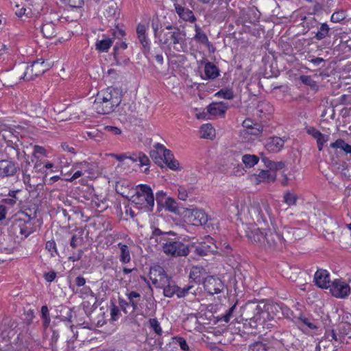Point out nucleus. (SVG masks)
<instances>
[{"mask_svg": "<svg viewBox=\"0 0 351 351\" xmlns=\"http://www.w3.org/2000/svg\"><path fill=\"white\" fill-rule=\"evenodd\" d=\"M227 110V106L222 102L212 103L207 107V112L210 115L223 116Z\"/></svg>", "mask_w": 351, "mask_h": 351, "instance_id": "26", "label": "nucleus"}, {"mask_svg": "<svg viewBox=\"0 0 351 351\" xmlns=\"http://www.w3.org/2000/svg\"><path fill=\"white\" fill-rule=\"evenodd\" d=\"M128 298L129 304L132 307V311L135 312L138 309L139 301L141 299V295L139 293L134 291H127L125 293Z\"/></svg>", "mask_w": 351, "mask_h": 351, "instance_id": "30", "label": "nucleus"}, {"mask_svg": "<svg viewBox=\"0 0 351 351\" xmlns=\"http://www.w3.org/2000/svg\"><path fill=\"white\" fill-rule=\"evenodd\" d=\"M330 147L340 149L346 154H351V145L346 143L344 140L338 138L334 143L330 144Z\"/></svg>", "mask_w": 351, "mask_h": 351, "instance_id": "36", "label": "nucleus"}, {"mask_svg": "<svg viewBox=\"0 0 351 351\" xmlns=\"http://www.w3.org/2000/svg\"><path fill=\"white\" fill-rule=\"evenodd\" d=\"M82 306L86 315L90 314L93 311L94 306L92 305L90 302H86L85 300H84L83 302L82 303Z\"/></svg>", "mask_w": 351, "mask_h": 351, "instance_id": "59", "label": "nucleus"}, {"mask_svg": "<svg viewBox=\"0 0 351 351\" xmlns=\"http://www.w3.org/2000/svg\"><path fill=\"white\" fill-rule=\"evenodd\" d=\"M149 326L158 335L162 332L160 324L156 318H151L149 320Z\"/></svg>", "mask_w": 351, "mask_h": 351, "instance_id": "52", "label": "nucleus"}, {"mask_svg": "<svg viewBox=\"0 0 351 351\" xmlns=\"http://www.w3.org/2000/svg\"><path fill=\"white\" fill-rule=\"evenodd\" d=\"M186 3L182 2V5H177L176 9L175 10L176 14L178 15L180 19L184 21L190 23H194L196 21V17L195 16L192 10L185 6Z\"/></svg>", "mask_w": 351, "mask_h": 351, "instance_id": "19", "label": "nucleus"}, {"mask_svg": "<svg viewBox=\"0 0 351 351\" xmlns=\"http://www.w3.org/2000/svg\"><path fill=\"white\" fill-rule=\"evenodd\" d=\"M206 79L214 80L219 75V70L213 63L208 62L204 66Z\"/></svg>", "mask_w": 351, "mask_h": 351, "instance_id": "29", "label": "nucleus"}, {"mask_svg": "<svg viewBox=\"0 0 351 351\" xmlns=\"http://www.w3.org/2000/svg\"><path fill=\"white\" fill-rule=\"evenodd\" d=\"M206 241L201 243L195 247V252L200 256H206L208 253L216 252L217 246L212 242L213 239L208 237Z\"/></svg>", "mask_w": 351, "mask_h": 351, "instance_id": "21", "label": "nucleus"}, {"mask_svg": "<svg viewBox=\"0 0 351 351\" xmlns=\"http://www.w3.org/2000/svg\"><path fill=\"white\" fill-rule=\"evenodd\" d=\"M330 29L326 23H322L314 38L321 40L330 36Z\"/></svg>", "mask_w": 351, "mask_h": 351, "instance_id": "38", "label": "nucleus"}, {"mask_svg": "<svg viewBox=\"0 0 351 351\" xmlns=\"http://www.w3.org/2000/svg\"><path fill=\"white\" fill-rule=\"evenodd\" d=\"M16 151V156L19 160L23 157V160L21 161L20 166H19V171L22 173L23 183L26 186H29L30 188L32 187L30 184L31 173H32V165L28 158L25 157L24 152H21L19 149L16 147H12Z\"/></svg>", "mask_w": 351, "mask_h": 351, "instance_id": "9", "label": "nucleus"}, {"mask_svg": "<svg viewBox=\"0 0 351 351\" xmlns=\"http://www.w3.org/2000/svg\"><path fill=\"white\" fill-rule=\"evenodd\" d=\"M113 40L110 38H104L102 40H97L95 49L99 52H107L112 46Z\"/></svg>", "mask_w": 351, "mask_h": 351, "instance_id": "33", "label": "nucleus"}, {"mask_svg": "<svg viewBox=\"0 0 351 351\" xmlns=\"http://www.w3.org/2000/svg\"><path fill=\"white\" fill-rule=\"evenodd\" d=\"M247 237L253 244L267 252L281 250L285 243L282 236L270 228H256Z\"/></svg>", "mask_w": 351, "mask_h": 351, "instance_id": "1", "label": "nucleus"}, {"mask_svg": "<svg viewBox=\"0 0 351 351\" xmlns=\"http://www.w3.org/2000/svg\"><path fill=\"white\" fill-rule=\"evenodd\" d=\"M165 29L168 32L163 34L162 38L159 39V43L172 47L177 52H185L187 49L185 31L180 29L176 25H165Z\"/></svg>", "mask_w": 351, "mask_h": 351, "instance_id": "3", "label": "nucleus"}, {"mask_svg": "<svg viewBox=\"0 0 351 351\" xmlns=\"http://www.w3.org/2000/svg\"><path fill=\"white\" fill-rule=\"evenodd\" d=\"M75 293H79L83 300H86V298L94 294L89 287H83L80 290H76Z\"/></svg>", "mask_w": 351, "mask_h": 351, "instance_id": "53", "label": "nucleus"}, {"mask_svg": "<svg viewBox=\"0 0 351 351\" xmlns=\"http://www.w3.org/2000/svg\"><path fill=\"white\" fill-rule=\"evenodd\" d=\"M45 248L51 253L52 256L58 254L56 244L53 240L48 241L45 244Z\"/></svg>", "mask_w": 351, "mask_h": 351, "instance_id": "55", "label": "nucleus"}, {"mask_svg": "<svg viewBox=\"0 0 351 351\" xmlns=\"http://www.w3.org/2000/svg\"><path fill=\"white\" fill-rule=\"evenodd\" d=\"M149 278L152 284L158 288L164 287L165 283H168L169 280H171V277L166 274L164 268L160 265H154L150 268Z\"/></svg>", "mask_w": 351, "mask_h": 351, "instance_id": "10", "label": "nucleus"}, {"mask_svg": "<svg viewBox=\"0 0 351 351\" xmlns=\"http://www.w3.org/2000/svg\"><path fill=\"white\" fill-rule=\"evenodd\" d=\"M267 346L261 341H256L249 346V351H267Z\"/></svg>", "mask_w": 351, "mask_h": 351, "instance_id": "51", "label": "nucleus"}, {"mask_svg": "<svg viewBox=\"0 0 351 351\" xmlns=\"http://www.w3.org/2000/svg\"><path fill=\"white\" fill-rule=\"evenodd\" d=\"M162 245V252L173 257L186 256L189 254L190 250L188 245L182 242L171 239L163 240Z\"/></svg>", "mask_w": 351, "mask_h": 351, "instance_id": "6", "label": "nucleus"}, {"mask_svg": "<svg viewBox=\"0 0 351 351\" xmlns=\"http://www.w3.org/2000/svg\"><path fill=\"white\" fill-rule=\"evenodd\" d=\"M157 146L160 149V151H163L162 158L164 160V163L167 165V162H169V160H171L173 158H174L173 154L171 150L166 149L165 146L160 143H157Z\"/></svg>", "mask_w": 351, "mask_h": 351, "instance_id": "47", "label": "nucleus"}, {"mask_svg": "<svg viewBox=\"0 0 351 351\" xmlns=\"http://www.w3.org/2000/svg\"><path fill=\"white\" fill-rule=\"evenodd\" d=\"M243 127L245 128L247 134L258 136H261L263 132V125L261 123H254L250 119H246L243 121Z\"/></svg>", "mask_w": 351, "mask_h": 351, "instance_id": "18", "label": "nucleus"}, {"mask_svg": "<svg viewBox=\"0 0 351 351\" xmlns=\"http://www.w3.org/2000/svg\"><path fill=\"white\" fill-rule=\"evenodd\" d=\"M132 203L138 205L139 208H145L149 211H152L154 206V196L151 187L147 184L137 186L136 191L132 196Z\"/></svg>", "mask_w": 351, "mask_h": 351, "instance_id": "5", "label": "nucleus"}, {"mask_svg": "<svg viewBox=\"0 0 351 351\" xmlns=\"http://www.w3.org/2000/svg\"><path fill=\"white\" fill-rule=\"evenodd\" d=\"M167 234H168L167 232H164L161 231L159 228H154V230L152 232V235L151 239H153L155 237L156 242L159 243L162 245V242H164L163 240H166V239H169V237H167Z\"/></svg>", "mask_w": 351, "mask_h": 351, "instance_id": "44", "label": "nucleus"}, {"mask_svg": "<svg viewBox=\"0 0 351 351\" xmlns=\"http://www.w3.org/2000/svg\"><path fill=\"white\" fill-rule=\"evenodd\" d=\"M189 293H192L193 295L196 294L195 289H194L193 285H187L184 287V288H180L178 286V291L176 296L178 298H184Z\"/></svg>", "mask_w": 351, "mask_h": 351, "instance_id": "42", "label": "nucleus"}, {"mask_svg": "<svg viewBox=\"0 0 351 351\" xmlns=\"http://www.w3.org/2000/svg\"><path fill=\"white\" fill-rule=\"evenodd\" d=\"M42 317L44 319V325L47 326L50 322V317L49 314V310L47 306H43L41 307Z\"/></svg>", "mask_w": 351, "mask_h": 351, "instance_id": "56", "label": "nucleus"}, {"mask_svg": "<svg viewBox=\"0 0 351 351\" xmlns=\"http://www.w3.org/2000/svg\"><path fill=\"white\" fill-rule=\"evenodd\" d=\"M255 184L261 182H274L276 180V173L269 170H261L258 173L254 174Z\"/></svg>", "mask_w": 351, "mask_h": 351, "instance_id": "24", "label": "nucleus"}, {"mask_svg": "<svg viewBox=\"0 0 351 351\" xmlns=\"http://www.w3.org/2000/svg\"><path fill=\"white\" fill-rule=\"evenodd\" d=\"M160 288L163 289V294L165 297L172 298L174 295L177 294L178 286L171 282V280H169V282L165 283V285Z\"/></svg>", "mask_w": 351, "mask_h": 351, "instance_id": "35", "label": "nucleus"}, {"mask_svg": "<svg viewBox=\"0 0 351 351\" xmlns=\"http://www.w3.org/2000/svg\"><path fill=\"white\" fill-rule=\"evenodd\" d=\"M176 341L178 342V343L179 344L180 348L182 350H185V351L189 350V347L186 340L183 337H176Z\"/></svg>", "mask_w": 351, "mask_h": 351, "instance_id": "61", "label": "nucleus"}, {"mask_svg": "<svg viewBox=\"0 0 351 351\" xmlns=\"http://www.w3.org/2000/svg\"><path fill=\"white\" fill-rule=\"evenodd\" d=\"M12 230L17 237L27 238L34 232V226L31 218L27 219L19 218L13 221Z\"/></svg>", "mask_w": 351, "mask_h": 351, "instance_id": "8", "label": "nucleus"}, {"mask_svg": "<svg viewBox=\"0 0 351 351\" xmlns=\"http://www.w3.org/2000/svg\"><path fill=\"white\" fill-rule=\"evenodd\" d=\"M147 27L144 24L139 23L136 27V34L139 43L143 46L144 53H149L150 51L149 40L146 34Z\"/></svg>", "mask_w": 351, "mask_h": 351, "instance_id": "17", "label": "nucleus"}, {"mask_svg": "<svg viewBox=\"0 0 351 351\" xmlns=\"http://www.w3.org/2000/svg\"><path fill=\"white\" fill-rule=\"evenodd\" d=\"M138 161L141 166L147 165L149 163V158L142 152L138 153Z\"/></svg>", "mask_w": 351, "mask_h": 351, "instance_id": "63", "label": "nucleus"}, {"mask_svg": "<svg viewBox=\"0 0 351 351\" xmlns=\"http://www.w3.org/2000/svg\"><path fill=\"white\" fill-rule=\"evenodd\" d=\"M94 165L86 161H83L75 165V168L80 169L85 173L91 175L94 173Z\"/></svg>", "mask_w": 351, "mask_h": 351, "instance_id": "43", "label": "nucleus"}, {"mask_svg": "<svg viewBox=\"0 0 351 351\" xmlns=\"http://www.w3.org/2000/svg\"><path fill=\"white\" fill-rule=\"evenodd\" d=\"M121 101L119 90L108 87L97 95L93 106L97 113L108 114L113 112Z\"/></svg>", "mask_w": 351, "mask_h": 351, "instance_id": "2", "label": "nucleus"}, {"mask_svg": "<svg viewBox=\"0 0 351 351\" xmlns=\"http://www.w3.org/2000/svg\"><path fill=\"white\" fill-rule=\"evenodd\" d=\"M188 220L194 226L205 225L208 219V215L201 209H192L188 215Z\"/></svg>", "mask_w": 351, "mask_h": 351, "instance_id": "15", "label": "nucleus"}, {"mask_svg": "<svg viewBox=\"0 0 351 351\" xmlns=\"http://www.w3.org/2000/svg\"><path fill=\"white\" fill-rule=\"evenodd\" d=\"M45 62L40 60L34 62L30 66H27L24 73L23 79L32 80L35 77L42 75L47 70V67L44 66Z\"/></svg>", "mask_w": 351, "mask_h": 351, "instance_id": "13", "label": "nucleus"}, {"mask_svg": "<svg viewBox=\"0 0 351 351\" xmlns=\"http://www.w3.org/2000/svg\"><path fill=\"white\" fill-rule=\"evenodd\" d=\"M258 161L259 158L256 155L245 154L242 157V162L248 168L254 167Z\"/></svg>", "mask_w": 351, "mask_h": 351, "instance_id": "40", "label": "nucleus"}, {"mask_svg": "<svg viewBox=\"0 0 351 351\" xmlns=\"http://www.w3.org/2000/svg\"><path fill=\"white\" fill-rule=\"evenodd\" d=\"M274 111L273 106L267 101H261L257 106V116L263 118L266 114H271Z\"/></svg>", "mask_w": 351, "mask_h": 351, "instance_id": "31", "label": "nucleus"}, {"mask_svg": "<svg viewBox=\"0 0 351 351\" xmlns=\"http://www.w3.org/2000/svg\"><path fill=\"white\" fill-rule=\"evenodd\" d=\"M18 199L17 197H7L2 199V205H5V208H12L16 204Z\"/></svg>", "mask_w": 351, "mask_h": 351, "instance_id": "54", "label": "nucleus"}, {"mask_svg": "<svg viewBox=\"0 0 351 351\" xmlns=\"http://www.w3.org/2000/svg\"><path fill=\"white\" fill-rule=\"evenodd\" d=\"M104 130L106 132L112 133L115 135H119V134H121V130L120 128L115 127V126H112V125H106L104 128Z\"/></svg>", "mask_w": 351, "mask_h": 351, "instance_id": "60", "label": "nucleus"}, {"mask_svg": "<svg viewBox=\"0 0 351 351\" xmlns=\"http://www.w3.org/2000/svg\"><path fill=\"white\" fill-rule=\"evenodd\" d=\"M112 35L114 38H121L125 36V32L122 29L116 27L114 29H112Z\"/></svg>", "mask_w": 351, "mask_h": 351, "instance_id": "64", "label": "nucleus"}, {"mask_svg": "<svg viewBox=\"0 0 351 351\" xmlns=\"http://www.w3.org/2000/svg\"><path fill=\"white\" fill-rule=\"evenodd\" d=\"M41 32L43 36L48 38H53L56 35L55 25L51 22L43 24L41 27Z\"/></svg>", "mask_w": 351, "mask_h": 351, "instance_id": "34", "label": "nucleus"}, {"mask_svg": "<svg viewBox=\"0 0 351 351\" xmlns=\"http://www.w3.org/2000/svg\"><path fill=\"white\" fill-rule=\"evenodd\" d=\"M206 269L202 266H193L190 271L189 278L191 280V282H194L195 284H199L204 280L206 278L205 277L206 275Z\"/></svg>", "mask_w": 351, "mask_h": 351, "instance_id": "22", "label": "nucleus"}, {"mask_svg": "<svg viewBox=\"0 0 351 351\" xmlns=\"http://www.w3.org/2000/svg\"><path fill=\"white\" fill-rule=\"evenodd\" d=\"M265 314H267V312L260 304L256 302H249L243 308L241 316L247 322L245 324H248L252 328H256L258 324L263 323Z\"/></svg>", "mask_w": 351, "mask_h": 351, "instance_id": "4", "label": "nucleus"}, {"mask_svg": "<svg viewBox=\"0 0 351 351\" xmlns=\"http://www.w3.org/2000/svg\"><path fill=\"white\" fill-rule=\"evenodd\" d=\"M166 193L162 191H159L156 194V201L158 206V211H160L164 207V199L165 200Z\"/></svg>", "mask_w": 351, "mask_h": 351, "instance_id": "50", "label": "nucleus"}, {"mask_svg": "<svg viewBox=\"0 0 351 351\" xmlns=\"http://www.w3.org/2000/svg\"><path fill=\"white\" fill-rule=\"evenodd\" d=\"M285 142V140L280 137L273 136L267 139L265 148L269 152L276 153L282 149Z\"/></svg>", "mask_w": 351, "mask_h": 351, "instance_id": "23", "label": "nucleus"}, {"mask_svg": "<svg viewBox=\"0 0 351 351\" xmlns=\"http://www.w3.org/2000/svg\"><path fill=\"white\" fill-rule=\"evenodd\" d=\"M195 34L193 36V39L196 42L204 45L208 48L212 46L211 43L208 40V36L197 24H195Z\"/></svg>", "mask_w": 351, "mask_h": 351, "instance_id": "28", "label": "nucleus"}, {"mask_svg": "<svg viewBox=\"0 0 351 351\" xmlns=\"http://www.w3.org/2000/svg\"><path fill=\"white\" fill-rule=\"evenodd\" d=\"M314 282L322 289L328 288L330 282L328 272L324 269H317L314 276Z\"/></svg>", "mask_w": 351, "mask_h": 351, "instance_id": "20", "label": "nucleus"}, {"mask_svg": "<svg viewBox=\"0 0 351 351\" xmlns=\"http://www.w3.org/2000/svg\"><path fill=\"white\" fill-rule=\"evenodd\" d=\"M167 166L173 171H178L180 169V164L175 158L169 160V162H167Z\"/></svg>", "mask_w": 351, "mask_h": 351, "instance_id": "62", "label": "nucleus"}, {"mask_svg": "<svg viewBox=\"0 0 351 351\" xmlns=\"http://www.w3.org/2000/svg\"><path fill=\"white\" fill-rule=\"evenodd\" d=\"M306 133L311 136H312L315 139H316L317 137L320 136V134H322L319 130H317L314 127H307L306 128Z\"/></svg>", "mask_w": 351, "mask_h": 351, "instance_id": "58", "label": "nucleus"}, {"mask_svg": "<svg viewBox=\"0 0 351 351\" xmlns=\"http://www.w3.org/2000/svg\"><path fill=\"white\" fill-rule=\"evenodd\" d=\"M329 287L332 295L338 298H344L350 293V286L338 279L335 280Z\"/></svg>", "mask_w": 351, "mask_h": 351, "instance_id": "12", "label": "nucleus"}, {"mask_svg": "<svg viewBox=\"0 0 351 351\" xmlns=\"http://www.w3.org/2000/svg\"><path fill=\"white\" fill-rule=\"evenodd\" d=\"M298 322L301 324L299 327L302 328L306 327L305 329L316 330L318 328L317 323L311 317L306 316L304 314H300L298 317Z\"/></svg>", "mask_w": 351, "mask_h": 351, "instance_id": "25", "label": "nucleus"}, {"mask_svg": "<svg viewBox=\"0 0 351 351\" xmlns=\"http://www.w3.org/2000/svg\"><path fill=\"white\" fill-rule=\"evenodd\" d=\"M154 149L150 152V157L158 166L163 167L164 160L162 156L163 155V151H160V148L157 146V143L154 146Z\"/></svg>", "mask_w": 351, "mask_h": 351, "instance_id": "32", "label": "nucleus"}, {"mask_svg": "<svg viewBox=\"0 0 351 351\" xmlns=\"http://www.w3.org/2000/svg\"><path fill=\"white\" fill-rule=\"evenodd\" d=\"M14 333L8 319L0 322V351H16L10 340Z\"/></svg>", "mask_w": 351, "mask_h": 351, "instance_id": "7", "label": "nucleus"}, {"mask_svg": "<svg viewBox=\"0 0 351 351\" xmlns=\"http://www.w3.org/2000/svg\"><path fill=\"white\" fill-rule=\"evenodd\" d=\"M119 249V261L123 264L129 263L131 261V254L130 247L125 243L119 242L117 243Z\"/></svg>", "mask_w": 351, "mask_h": 351, "instance_id": "27", "label": "nucleus"}, {"mask_svg": "<svg viewBox=\"0 0 351 351\" xmlns=\"http://www.w3.org/2000/svg\"><path fill=\"white\" fill-rule=\"evenodd\" d=\"M307 2L313 3V14L319 13L322 11L330 12L334 6V0H305Z\"/></svg>", "mask_w": 351, "mask_h": 351, "instance_id": "16", "label": "nucleus"}, {"mask_svg": "<svg viewBox=\"0 0 351 351\" xmlns=\"http://www.w3.org/2000/svg\"><path fill=\"white\" fill-rule=\"evenodd\" d=\"M19 171V165L11 160H0V178L11 177Z\"/></svg>", "mask_w": 351, "mask_h": 351, "instance_id": "14", "label": "nucleus"}, {"mask_svg": "<svg viewBox=\"0 0 351 351\" xmlns=\"http://www.w3.org/2000/svg\"><path fill=\"white\" fill-rule=\"evenodd\" d=\"M215 95L226 99H232L234 97L233 90L230 88L221 89L215 94Z\"/></svg>", "mask_w": 351, "mask_h": 351, "instance_id": "45", "label": "nucleus"}, {"mask_svg": "<svg viewBox=\"0 0 351 351\" xmlns=\"http://www.w3.org/2000/svg\"><path fill=\"white\" fill-rule=\"evenodd\" d=\"M338 330L343 336L351 337V324L348 322H341L338 325Z\"/></svg>", "mask_w": 351, "mask_h": 351, "instance_id": "46", "label": "nucleus"}, {"mask_svg": "<svg viewBox=\"0 0 351 351\" xmlns=\"http://www.w3.org/2000/svg\"><path fill=\"white\" fill-rule=\"evenodd\" d=\"M284 202L286 203L289 206H295L296 205V202L298 200L297 195L291 193L289 191H287L285 193L284 196Z\"/></svg>", "mask_w": 351, "mask_h": 351, "instance_id": "48", "label": "nucleus"}, {"mask_svg": "<svg viewBox=\"0 0 351 351\" xmlns=\"http://www.w3.org/2000/svg\"><path fill=\"white\" fill-rule=\"evenodd\" d=\"M347 15L344 10H340L335 12L330 18V21L333 23H339L346 18Z\"/></svg>", "mask_w": 351, "mask_h": 351, "instance_id": "49", "label": "nucleus"}, {"mask_svg": "<svg viewBox=\"0 0 351 351\" xmlns=\"http://www.w3.org/2000/svg\"><path fill=\"white\" fill-rule=\"evenodd\" d=\"M1 132L3 138L8 142L12 143V138L18 140V137L14 134L16 131L14 129L5 126V128L2 129Z\"/></svg>", "mask_w": 351, "mask_h": 351, "instance_id": "39", "label": "nucleus"}, {"mask_svg": "<svg viewBox=\"0 0 351 351\" xmlns=\"http://www.w3.org/2000/svg\"><path fill=\"white\" fill-rule=\"evenodd\" d=\"M204 289L208 294L213 295L223 291L225 285L223 282L217 277L207 276L203 281Z\"/></svg>", "mask_w": 351, "mask_h": 351, "instance_id": "11", "label": "nucleus"}, {"mask_svg": "<svg viewBox=\"0 0 351 351\" xmlns=\"http://www.w3.org/2000/svg\"><path fill=\"white\" fill-rule=\"evenodd\" d=\"M236 308V304L232 305L229 309L223 315L221 319L228 323L230 322L231 317L233 316V313Z\"/></svg>", "mask_w": 351, "mask_h": 351, "instance_id": "57", "label": "nucleus"}, {"mask_svg": "<svg viewBox=\"0 0 351 351\" xmlns=\"http://www.w3.org/2000/svg\"><path fill=\"white\" fill-rule=\"evenodd\" d=\"M201 137L204 138H211L214 136L215 130L211 124H204L200 128Z\"/></svg>", "mask_w": 351, "mask_h": 351, "instance_id": "37", "label": "nucleus"}, {"mask_svg": "<svg viewBox=\"0 0 351 351\" xmlns=\"http://www.w3.org/2000/svg\"><path fill=\"white\" fill-rule=\"evenodd\" d=\"M164 207L165 209L171 213H178V203L175 199L172 197H167L164 202Z\"/></svg>", "mask_w": 351, "mask_h": 351, "instance_id": "41", "label": "nucleus"}]
</instances>
